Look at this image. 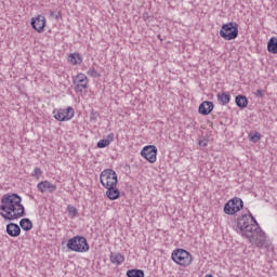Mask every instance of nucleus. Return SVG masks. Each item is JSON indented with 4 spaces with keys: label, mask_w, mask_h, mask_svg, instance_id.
Returning <instances> with one entry per match:
<instances>
[{
    "label": "nucleus",
    "mask_w": 277,
    "mask_h": 277,
    "mask_svg": "<svg viewBox=\"0 0 277 277\" xmlns=\"http://www.w3.org/2000/svg\"><path fill=\"white\" fill-rule=\"evenodd\" d=\"M0 215L3 220L12 222L25 217V206L23 198L16 193H9L1 197Z\"/></svg>",
    "instance_id": "f257e3e1"
},
{
    "label": "nucleus",
    "mask_w": 277,
    "mask_h": 277,
    "mask_svg": "<svg viewBox=\"0 0 277 277\" xmlns=\"http://www.w3.org/2000/svg\"><path fill=\"white\" fill-rule=\"evenodd\" d=\"M68 250L71 252H88L90 250V245L88 239L83 236H75L67 241Z\"/></svg>",
    "instance_id": "f03ea898"
},
{
    "label": "nucleus",
    "mask_w": 277,
    "mask_h": 277,
    "mask_svg": "<svg viewBox=\"0 0 277 277\" xmlns=\"http://www.w3.org/2000/svg\"><path fill=\"white\" fill-rule=\"evenodd\" d=\"M220 36L223 40H236L239 36V24L236 22L223 24L220 30Z\"/></svg>",
    "instance_id": "7ed1b4c3"
},
{
    "label": "nucleus",
    "mask_w": 277,
    "mask_h": 277,
    "mask_svg": "<svg viewBox=\"0 0 277 277\" xmlns=\"http://www.w3.org/2000/svg\"><path fill=\"white\" fill-rule=\"evenodd\" d=\"M172 261L182 267L192 265V253L185 249H175L171 254Z\"/></svg>",
    "instance_id": "20e7f679"
},
{
    "label": "nucleus",
    "mask_w": 277,
    "mask_h": 277,
    "mask_svg": "<svg viewBox=\"0 0 277 277\" xmlns=\"http://www.w3.org/2000/svg\"><path fill=\"white\" fill-rule=\"evenodd\" d=\"M100 183L103 187H113L118 185V174L114 169H105L100 174Z\"/></svg>",
    "instance_id": "39448f33"
},
{
    "label": "nucleus",
    "mask_w": 277,
    "mask_h": 277,
    "mask_svg": "<svg viewBox=\"0 0 277 277\" xmlns=\"http://www.w3.org/2000/svg\"><path fill=\"white\" fill-rule=\"evenodd\" d=\"M249 241L252 246H256V248H269L267 235H265V232L261 227L252 234Z\"/></svg>",
    "instance_id": "423d86ee"
},
{
    "label": "nucleus",
    "mask_w": 277,
    "mask_h": 277,
    "mask_svg": "<svg viewBox=\"0 0 277 277\" xmlns=\"http://www.w3.org/2000/svg\"><path fill=\"white\" fill-rule=\"evenodd\" d=\"M241 209H243V200L239 197H235L225 203L224 213L226 215H235V213H238Z\"/></svg>",
    "instance_id": "0eeeda50"
},
{
    "label": "nucleus",
    "mask_w": 277,
    "mask_h": 277,
    "mask_svg": "<svg viewBox=\"0 0 277 277\" xmlns=\"http://www.w3.org/2000/svg\"><path fill=\"white\" fill-rule=\"evenodd\" d=\"M55 120L58 122H66L68 120H72L75 118V108L67 107V108H60L57 111H53Z\"/></svg>",
    "instance_id": "6e6552de"
},
{
    "label": "nucleus",
    "mask_w": 277,
    "mask_h": 277,
    "mask_svg": "<svg viewBox=\"0 0 277 277\" xmlns=\"http://www.w3.org/2000/svg\"><path fill=\"white\" fill-rule=\"evenodd\" d=\"M72 83L75 85V92L81 93L84 90H88V76L84 74H78L72 78Z\"/></svg>",
    "instance_id": "1a4fd4ad"
},
{
    "label": "nucleus",
    "mask_w": 277,
    "mask_h": 277,
    "mask_svg": "<svg viewBox=\"0 0 277 277\" xmlns=\"http://www.w3.org/2000/svg\"><path fill=\"white\" fill-rule=\"evenodd\" d=\"M141 155L149 163H155V161H157V146H155V145H147V146H145L142 149Z\"/></svg>",
    "instance_id": "9d476101"
},
{
    "label": "nucleus",
    "mask_w": 277,
    "mask_h": 277,
    "mask_svg": "<svg viewBox=\"0 0 277 277\" xmlns=\"http://www.w3.org/2000/svg\"><path fill=\"white\" fill-rule=\"evenodd\" d=\"M30 25L35 31H38V34H42L44 31V27H47V17L43 15H38L37 17H32Z\"/></svg>",
    "instance_id": "9b49d317"
},
{
    "label": "nucleus",
    "mask_w": 277,
    "mask_h": 277,
    "mask_svg": "<svg viewBox=\"0 0 277 277\" xmlns=\"http://www.w3.org/2000/svg\"><path fill=\"white\" fill-rule=\"evenodd\" d=\"M261 226H259V223L255 221V223H251L250 225H247L245 227H241L240 229H237V233L242 235V237H246L249 239L252 237L253 233H256L258 229H260Z\"/></svg>",
    "instance_id": "f8f14e48"
},
{
    "label": "nucleus",
    "mask_w": 277,
    "mask_h": 277,
    "mask_svg": "<svg viewBox=\"0 0 277 277\" xmlns=\"http://www.w3.org/2000/svg\"><path fill=\"white\" fill-rule=\"evenodd\" d=\"M255 222L256 220L254 219V216H252V214H245L237 220V230L246 226H250V224H255Z\"/></svg>",
    "instance_id": "ddd939ff"
},
{
    "label": "nucleus",
    "mask_w": 277,
    "mask_h": 277,
    "mask_svg": "<svg viewBox=\"0 0 277 277\" xmlns=\"http://www.w3.org/2000/svg\"><path fill=\"white\" fill-rule=\"evenodd\" d=\"M37 188L41 194H45V192L53 194L57 189V186L49 181H42L37 185Z\"/></svg>",
    "instance_id": "4468645a"
},
{
    "label": "nucleus",
    "mask_w": 277,
    "mask_h": 277,
    "mask_svg": "<svg viewBox=\"0 0 277 277\" xmlns=\"http://www.w3.org/2000/svg\"><path fill=\"white\" fill-rule=\"evenodd\" d=\"M213 102L205 101L199 105V114L201 116H209L213 111Z\"/></svg>",
    "instance_id": "2eb2a0df"
},
{
    "label": "nucleus",
    "mask_w": 277,
    "mask_h": 277,
    "mask_svg": "<svg viewBox=\"0 0 277 277\" xmlns=\"http://www.w3.org/2000/svg\"><path fill=\"white\" fill-rule=\"evenodd\" d=\"M6 234L10 237H18L21 235V226L16 223H9L6 225Z\"/></svg>",
    "instance_id": "dca6fc26"
},
{
    "label": "nucleus",
    "mask_w": 277,
    "mask_h": 277,
    "mask_svg": "<svg viewBox=\"0 0 277 277\" xmlns=\"http://www.w3.org/2000/svg\"><path fill=\"white\" fill-rule=\"evenodd\" d=\"M106 189V196L109 200H118L120 198V189L116 186H108Z\"/></svg>",
    "instance_id": "f3484780"
},
{
    "label": "nucleus",
    "mask_w": 277,
    "mask_h": 277,
    "mask_svg": "<svg viewBox=\"0 0 277 277\" xmlns=\"http://www.w3.org/2000/svg\"><path fill=\"white\" fill-rule=\"evenodd\" d=\"M110 263L114 265H122V263H124V255L121 253L110 252Z\"/></svg>",
    "instance_id": "a211bd4d"
},
{
    "label": "nucleus",
    "mask_w": 277,
    "mask_h": 277,
    "mask_svg": "<svg viewBox=\"0 0 277 277\" xmlns=\"http://www.w3.org/2000/svg\"><path fill=\"white\" fill-rule=\"evenodd\" d=\"M216 98L220 105H228L230 103V94L226 92L217 93Z\"/></svg>",
    "instance_id": "6ab92c4d"
},
{
    "label": "nucleus",
    "mask_w": 277,
    "mask_h": 277,
    "mask_svg": "<svg viewBox=\"0 0 277 277\" xmlns=\"http://www.w3.org/2000/svg\"><path fill=\"white\" fill-rule=\"evenodd\" d=\"M235 103L237 107L246 109V107H248V97H246V95H237L235 98Z\"/></svg>",
    "instance_id": "aec40b11"
},
{
    "label": "nucleus",
    "mask_w": 277,
    "mask_h": 277,
    "mask_svg": "<svg viewBox=\"0 0 277 277\" xmlns=\"http://www.w3.org/2000/svg\"><path fill=\"white\" fill-rule=\"evenodd\" d=\"M267 51H268V53H273V55L277 54V38L276 37H273L268 40Z\"/></svg>",
    "instance_id": "412c9836"
},
{
    "label": "nucleus",
    "mask_w": 277,
    "mask_h": 277,
    "mask_svg": "<svg viewBox=\"0 0 277 277\" xmlns=\"http://www.w3.org/2000/svg\"><path fill=\"white\" fill-rule=\"evenodd\" d=\"M19 226L23 228L26 233H29L34 228V223H31V220L29 219H22L19 221Z\"/></svg>",
    "instance_id": "4be33fe9"
},
{
    "label": "nucleus",
    "mask_w": 277,
    "mask_h": 277,
    "mask_svg": "<svg viewBox=\"0 0 277 277\" xmlns=\"http://www.w3.org/2000/svg\"><path fill=\"white\" fill-rule=\"evenodd\" d=\"M68 62H70V64L74 66H77V64H81L83 60L79 53H74L68 56Z\"/></svg>",
    "instance_id": "5701e85b"
},
{
    "label": "nucleus",
    "mask_w": 277,
    "mask_h": 277,
    "mask_svg": "<svg viewBox=\"0 0 277 277\" xmlns=\"http://www.w3.org/2000/svg\"><path fill=\"white\" fill-rule=\"evenodd\" d=\"M128 277H144V271L142 269H129L127 272Z\"/></svg>",
    "instance_id": "b1692460"
},
{
    "label": "nucleus",
    "mask_w": 277,
    "mask_h": 277,
    "mask_svg": "<svg viewBox=\"0 0 277 277\" xmlns=\"http://www.w3.org/2000/svg\"><path fill=\"white\" fill-rule=\"evenodd\" d=\"M87 75H89V77H93L94 79H97L98 77H101V74H98V71L94 67L89 68V70L87 71Z\"/></svg>",
    "instance_id": "393cba45"
},
{
    "label": "nucleus",
    "mask_w": 277,
    "mask_h": 277,
    "mask_svg": "<svg viewBox=\"0 0 277 277\" xmlns=\"http://www.w3.org/2000/svg\"><path fill=\"white\" fill-rule=\"evenodd\" d=\"M249 140L251 141V142H253V144H256V142H259L260 140H261V133H259V132H255V133H250L249 134Z\"/></svg>",
    "instance_id": "a878e982"
},
{
    "label": "nucleus",
    "mask_w": 277,
    "mask_h": 277,
    "mask_svg": "<svg viewBox=\"0 0 277 277\" xmlns=\"http://www.w3.org/2000/svg\"><path fill=\"white\" fill-rule=\"evenodd\" d=\"M67 211H68L69 215L72 217H77V215L79 214V210H77V208H75V206H68Z\"/></svg>",
    "instance_id": "bb28decb"
},
{
    "label": "nucleus",
    "mask_w": 277,
    "mask_h": 277,
    "mask_svg": "<svg viewBox=\"0 0 277 277\" xmlns=\"http://www.w3.org/2000/svg\"><path fill=\"white\" fill-rule=\"evenodd\" d=\"M31 176H35V179H40V176H42V169L36 167L31 173Z\"/></svg>",
    "instance_id": "cd10ccee"
},
{
    "label": "nucleus",
    "mask_w": 277,
    "mask_h": 277,
    "mask_svg": "<svg viewBox=\"0 0 277 277\" xmlns=\"http://www.w3.org/2000/svg\"><path fill=\"white\" fill-rule=\"evenodd\" d=\"M109 146V141L103 138L97 142V148H107Z\"/></svg>",
    "instance_id": "c85d7f7f"
},
{
    "label": "nucleus",
    "mask_w": 277,
    "mask_h": 277,
    "mask_svg": "<svg viewBox=\"0 0 277 277\" xmlns=\"http://www.w3.org/2000/svg\"><path fill=\"white\" fill-rule=\"evenodd\" d=\"M96 118H98V113L92 110L91 116H90L91 122L96 120Z\"/></svg>",
    "instance_id": "c756f323"
},
{
    "label": "nucleus",
    "mask_w": 277,
    "mask_h": 277,
    "mask_svg": "<svg viewBox=\"0 0 277 277\" xmlns=\"http://www.w3.org/2000/svg\"><path fill=\"white\" fill-rule=\"evenodd\" d=\"M114 137H115L114 133H109L104 140H106L108 144H111V142L114 141Z\"/></svg>",
    "instance_id": "7c9ffc66"
},
{
    "label": "nucleus",
    "mask_w": 277,
    "mask_h": 277,
    "mask_svg": "<svg viewBox=\"0 0 277 277\" xmlns=\"http://www.w3.org/2000/svg\"><path fill=\"white\" fill-rule=\"evenodd\" d=\"M255 96H258L259 98H263V96H264L263 90L258 89V90L255 91Z\"/></svg>",
    "instance_id": "2f4dec72"
},
{
    "label": "nucleus",
    "mask_w": 277,
    "mask_h": 277,
    "mask_svg": "<svg viewBox=\"0 0 277 277\" xmlns=\"http://www.w3.org/2000/svg\"><path fill=\"white\" fill-rule=\"evenodd\" d=\"M49 14H50L51 18H56V21L60 18V15H55V12H53V11H49Z\"/></svg>",
    "instance_id": "473e14b6"
},
{
    "label": "nucleus",
    "mask_w": 277,
    "mask_h": 277,
    "mask_svg": "<svg viewBox=\"0 0 277 277\" xmlns=\"http://www.w3.org/2000/svg\"><path fill=\"white\" fill-rule=\"evenodd\" d=\"M199 146H202V148H205L207 146V141H199Z\"/></svg>",
    "instance_id": "72a5a7b5"
}]
</instances>
